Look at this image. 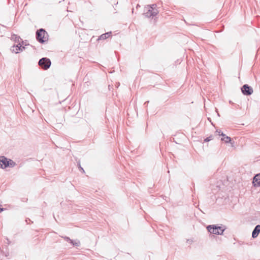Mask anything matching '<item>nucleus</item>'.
<instances>
[{
    "mask_svg": "<svg viewBox=\"0 0 260 260\" xmlns=\"http://www.w3.org/2000/svg\"><path fill=\"white\" fill-rule=\"evenodd\" d=\"M28 46L29 45L28 44V45L25 44V46Z\"/></svg>",
    "mask_w": 260,
    "mask_h": 260,
    "instance_id": "6ab92c4d",
    "label": "nucleus"
},
{
    "mask_svg": "<svg viewBox=\"0 0 260 260\" xmlns=\"http://www.w3.org/2000/svg\"><path fill=\"white\" fill-rule=\"evenodd\" d=\"M62 238L67 241L69 242L70 243H73V240H71L69 237L65 236L62 237Z\"/></svg>",
    "mask_w": 260,
    "mask_h": 260,
    "instance_id": "ddd939ff",
    "label": "nucleus"
},
{
    "mask_svg": "<svg viewBox=\"0 0 260 260\" xmlns=\"http://www.w3.org/2000/svg\"><path fill=\"white\" fill-rule=\"evenodd\" d=\"M15 164L11 159H8L5 156L0 157V167L5 169L8 167H14Z\"/></svg>",
    "mask_w": 260,
    "mask_h": 260,
    "instance_id": "7ed1b4c3",
    "label": "nucleus"
},
{
    "mask_svg": "<svg viewBox=\"0 0 260 260\" xmlns=\"http://www.w3.org/2000/svg\"><path fill=\"white\" fill-rule=\"evenodd\" d=\"M159 13L156 4L147 5L145 7L144 15L147 18H153Z\"/></svg>",
    "mask_w": 260,
    "mask_h": 260,
    "instance_id": "f257e3e1",
    "label": "nucleus"
},
{
    "mask_svg": "<svg viewBox=\"0 0 260 260\" xmlns=\"http://www.w3.org/2000/svg\"><path fill=\"white\" fill-rule=\"evenodd\" d=\"M24 45V42H22V43L21 44L20 42L17 44V50H19L20 51H22L24 50L25 48V47L23 46Z\"/></svg>",
    "mask_w": 260,
    "mask_h": 260,
    "instance_id": "9d476101",
    "label": "nucleus"
},
{
    "mask_svg": "<svg viewBox=\"0 0 260 260\" xmlns=\"http://www.w3.org/2000/svg\"><path fill=\"white\" fill-rule=\"evenodd\" d=\"M19 39H20V38H19V39H17V42H19Z\"/></svg>",
    "mask_w": 260,
    "mask_h": 260,
    "instance_id": "a211bd4d",
    "label": "nucleus"
},
{
    "mask_svg": "<svg viewBox=\"0 0 260 260\" xmlns=\"http://www.w3.org/2000/svg\"><path fill=\"white\" fill-rule=\"evenodd\" d=\"M71 244H72V245H73V246H78L80 245V242H79V241H73V243H71Z\"/></svg>",
    "mask_w": 260,
    "mask_h": 260,
    "instance_id": "f8f14e48",
    "label": "nucleus"
},
{
    "mask_svg": "<svg viewBox=\"0 0 260 260\" xmlns=\"http://www.w3.org/2000/svg\"><path fill=\"white\" fill-rule=\"evenodd\" d=\"M253 183L254 186H260V173L256 174L253 178Z\"/></svg>",
    "mask_w": 260,
    "mask_h": 260,
    "instance_id": "0eeeda50",
    "label": "nucleus"
},
{
    "mask_svg": "<svg viewBox=\"0 0 260 260\" xmlns=\"http://www.w3.org/2000/svg\"><path fill=\"white\" fill-rule=\"evenodd\" d=\"M51 61L49 58L44 57L40 59L39 65L44 70H47L51 66Z\"/></svg>",
    "mask_w": 260,
    "mask_h": 260,
    "instance_id": "39448f33",
    "label": "nucleus"
},
{
    "mask_svg": "<svg viewBox=\"0 0 260 260\" xmlns=\"http://www.w3.org/2000/svg\"><path fill=\"white\" fill-rule=\"evenodd\" d=\"M36 38L37 40L41 43L45 42L48 40L47 32L43 28L37 30L36 32Z\"/></svg>",
    "mask_w": 260,
    "mask_h": 260,
    "instance_id": "f03ea898",
    "label": "nucleus"
},
{
    "mask_svg": "<svg viewBox=\"0 0 260 260\" xmlns=\"http://www.w3.org/2000/svg\"><path fill=\"white\" fill-rule=\"evenodd\" d=\"M221 141H224L225 143H230L231 141V138L226 135L221 138Z\"/></svg>",
    "mask_w": 260,
    "mask_h": 260,
    "instance_id": "9b49d317",
    "label": "nucleus"
},
{
    "mask_svg": "<svg viewBox=\"0 0 260 260\" xmlns=\"http://www.w3.org/2000/svg\"><path fill=\"white\" fill-rule=\"evenodd\" d=\"M111 34L112 33L111 31L104 34L99 37L98 40H104L108 38L109 37H110L111 35Z\"/></svg>",
    "mask_w": 260,
    "mask_h": 260,
    "instance_id": "1a4fd4ad",
    "label": "nucleus"
},
{
    "mask_svg": "<svg viewBox=\"0 0 260 260\" xmlns=\"http://www.w3.org/2000/svg\"><path fill=\"white\" fill-rule=\"evenodd\" d=\"M207 229L210 233L216 235H221L224 231V229L221 226L215 225H208Z\"/></svg>",
    "mask_w": 260,
    "mask_h": 260,
    "instance_id": "20e7f679",
    "label": "nucleus"
},
{
    "mask_svg": "<svg viewBox=\"0 0 260 260\" xmlns=\"http://www.w3.org/2000/svg\"><path fill=\"white\" fill-rule=\"evenodd\" d=\"M260 232V225H257L252 233V236L253 238H256L257 237L259 233Z\"/></svg>",
    "mask_w": 260,
    "mask_h": 260,
    "instance_id": "6e6552de",
    "label": "nucleus"
},
{
    "mask_svg": "<svg viewBox=\"0 0 260 260\" xmlns=\"http://www.w3.org/2000/svg\"><path fill=\"white\" fill-rule=\"evenodd\" d=\"M241 90L242 93L244 95H251L253 91L252 88L248 86L247 84L244 85L241 88Z\"/></svg>",
    "mask_w": 260,
    "mask_h": 260,
    "instance_id": "423d86ee",
    "label": "nucleus"
},
{
    "mask_svg": "<svg viewBox=\"0 0 260 260\" xmlns=\"http://www.w3.org/2000/svg\"><path fill=\"white\" fill-rule=\"evenodd\" d=\"M210 140V139H209V138H207L205 141H206V142H208Z\"/></svg>",
    "mask_w": 260,
    "mask_h": 260,
    "instance_id": "dca6fc26",
    "label": "nucleus"
},
{
    "mask_svg": "<svg viewBox=\"0 0 260 260\" xmlns=\"http://www.w3.org/2000/svg\"><path fill=\"white\" fill-rule=\"evenodd\" d=\"M78 167H79V169H80V170H81V171H82L83 173H84V169H83V168L80 165V163H78Z\"/></svg>",
    "mask_w": 260,
    "mask_h": 260,
    "instance_id": "4468645a",
    "label": "nucleus"
},
{
    "mask_svg": "<svg viewBox=\"0 0 260 260\" xmlns=\"http://www.w3.org/2000/svg\"><path fill=\"white\" fill-rule=\"evenodd\" d=\"M216 132L218 133L219 135L222 136V137H224L225 136V134H224L222 132L221 133L220 131H216Z\"/></svg>",
    "mask_w": 260,
    "mask_h": 260,
    "instance_id": "2eb2a0df",
    "label": "nucleus"
},
{
    "mask_svg": "<svg viewBox=\"0 0 260 260\" xmlns=\"http://www.w3.org/2000/svg\"><path fill=\"white\" fill-rule=\"evenodd\" d=\"M3 211V208H1V205H0V212Z\"/></svg>",
    "mask_w": 260,
    "mask_h": 260,
    "instance_id": "f3484780",
    "label": "nucleus"
}]
</instances>
